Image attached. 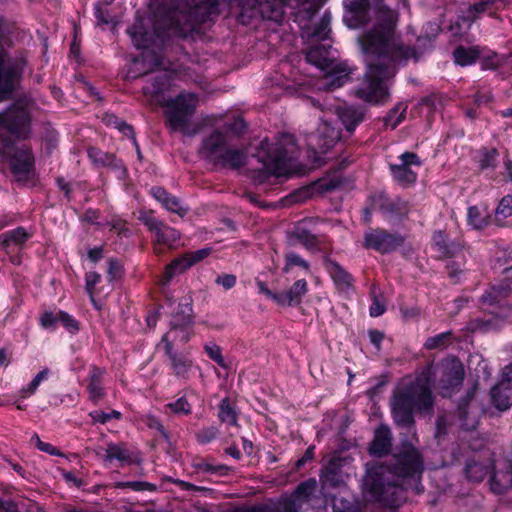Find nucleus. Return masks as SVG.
Wrapping results in <instances>:
<instances>
[{"mask_svg": "<svg viewBox=\"0 0 512 512\" xmlns=\"http://www.w3.org/2000/svg\"><path fill=\"white\" fill-rule=\"evenodd\" d=\"M398 22L397 10L379 5L375 11L373 27L358 39L365 54L377 56L387 62L368 63L364 81L355 91L356 96L365 102L381 104L389 99L385 81L396 73L391 63L418 59L415 48L402 42L401 35L397 32Z\"/></svg>", "mask_w": 512, "mask_h": 512, "instance_id": "nucleus-1", "label": "nucleus"}, {"mask_svg": "<svg viewBox=\"0 0 512 512\" xmlns=\"http://www.w3.org/2000/svg\"><path fill=\"white\" fill-rule=\"evenodd\" d=\"M380 470L378 478L373 481L371 492L376 501L388 507H396L404 500V481L420 479L424 470L423 459L415 447L404 445L394 455V463Z\"/></svg>", "mask_w": 512, "mask_h": 512, "instance_id": "nucleus-2", "label": "nucleus"}, {"mask_svg": "<svg viewBox=\"0 0 512 512\" xmlns=\"http://www.w3.org/2000/svg\"><path fill=\"white\" fill-rule=\"evenodd\" d=\"M434 375L433 365H428L413 382L394 392L391 411L398 426L410 427L414 424V412L429 413L432 410L431 382Z\"/></svg>", "mask_w": 512, "mask_h": 512, "instance_id": "nucleus-3", "label": "nucleus"}, {"mask_svg": "<svg viewBox=\"0 0 512 512\" xmlns=\"http://www.w3.org/2000/svg\"><path fill=\"white\" fill-rule=\"evenodd\" d=\"M325 0H231L238 10V20L244 25L253 20L261 19L280 22L284 15V7L290 6L303 14L306 19L312 18Z\"/></svg>", "mask_w": 512, "mask_h": 512, "instance_id": "nucleus-4", "label": "nucleus"}, {"mask_svg": "<svg viewBox=\"0 0 512 512\" xmlns=\"http://www.w3.org/2000/svg\"><path fill=\"white\" fill-rule=\"evenodd\" d=\"M218 5V0H197L194 5H190L187 0H172L163 8L164 27L185 37L200 24L218 15Z\"/></svg>", "mask_w": 512, "mask_h": 512, "instance_id": "nucleus-5", "label": "nucleus"}, {"mask_svg": "<svg viewBox=\"0 0 512 512\" xmlns=\"http://www.w3.org/2000/svg\"><path fill=\"white\" fill-rule=\"evenodd\" d=\"M165 117L168 127L172 131H179L187 135L191 118L195 114L198 106V97L196 94L182 92L175 98L165 103Z\"/></svg>", "mask_w": 512, "mask_h": 512, "instance_id": "nucleus-6", "label": "nucleus"}, {"mask_svg": "<svg viewBox=\"0 0 512 512\" xmlns=\"http://www.w3.org/2000/svg\"><path fill=\"white\" fill-rule=\"evenodd\" d=\"M331 49V45L319 44L311 47L306 53L307 62L326 72L328 89L341 87L349 78V72L335 62Z\"/></svg>", "mask_w": 512, "mask_h": 512, "instance_id": "nucleus-7", "label": "nucleus"}, {"mask_svg": "<svg viewBox=\"0 0 512 512\" xmlns=\"http://www.w3.org/2000/svg\"><path fill=\"white\" fill-rule=\"evenodd\" d=\"M405 237L400 233H390L382 228H370L364 233L363 247L381 254L395 251L404 244Z\"/></svg>", "mask_w": 512, "mask_h": 512, "instance_id": "nucleus-8", "label": "nucleus"}, {"mask_svg": "<svg viewBox=\"0 0 512 512\" xmlns=\"http://www.w3.org/2000/svg\"><path fill=\"white\" fill-rule=\"evenodd\" d=\"M371 206L373 210L381 212L388 219L407 218L411 211V205L407 200L400 197L390 198L385 193L373 195Z\"/></svg>", "mask_w": 512, "mask_h": 512, "instance_id": "nucleus-9", "label": "nucleus"}, {"mask_svg": "<svg viewBox=\"0 0 512 512\" xmlns=\"http://www.w3.org/2000/svg\"><path fill=\"white\" fill-rule=\"evenodd\" d=\"M258 158L263 165L265 173L273 176H282L286 173L287 151L282 146H277L273 151H270L268 141L263 140L258 152Z\"/></svg>", "mask_w": 512, "mask_h": 512, "instance_id": "nucleus-10", "label": "nucleus"}, {"mask_svg": "<svg viewBox=\"0 0 512 512\" xmlns=\"http://www.w3.org/2000/svg\"><path fill=\"white\" fill-rule=\"evenodd\" d=\"M490 489L496 494H504L512 489V460L499 457L491 462Z\"/></svg>", "mask_w": 512, "mask_h": 512, "instance_id": "nucleus-11", "label": "nucleus"}, {"mask_svg": "<svg viewBox=\"0 0 512 512\" xmlns=\"http://www.w3.org/2000/svg\"><path fill=\"white\" fill-rule=\"evenodd\" d=\"M399 164H390L389 168L394 181L402 187L413 185L417 180V173L411 166L420 167L422 162L418 155L413 152H404L399 156Z\"/></svg>", "mask_w": 512, "mask_h": 512, "instance_id": "nucleus-12", "label": "nucleus"}, {"mask_svg": "<svg viewBox=\"0 0 512 512\" xmlns=\"http://www.w3.org/2000/svg\"><path fill=\"white\" fill-rule=\"evenodd\" d=\"M139 220L155 235V242L158 244L171 248L180 239V233L176 229L155 218L152 212L142 213Z\"/></svg>", "mask_w": 512, "mask_h": 512, "instance_id": "nucleus-13", "label": "nucleus"}, {"mask_svg": "<svg viewBox=\"0 0 512 512\" xmlns=\"http://www.w3.org/2000/svg\"><path fill=\"white\" fill-rule=\"evenodd\" d=\"M31 237L32 233L22 226L0 235V245L12 263L20 264L19 252Z\"/></svg>", "mask_w": 512, "mask_h": 512, "instance_id": "nucleus-14", "label": "nucleus"}, {"mask_svg": "<svg viewBox=\"0 0 512 512\" xmlns=\"http://www.w3.org/2000/svg\"><path fill=\"white\" fill-rule=\"evenodd\" d=\"M228 145L227 134L216 129L202 139L198 154L202 159L214 165Z\"/></svg>", "mask_w": 512, "mask_h": 512, "instance_id": "nucleus-15", "label": "nucleus"}, {"mask_svg": "<svg viewBox=\"0 0 512 512\" xmlns=\"http://www.w3.org/2000/svg\"><path fill=\"white\" fill-rule=\"evenodd\" d=\"M493 405L501 410L512 406V363L504 367L501 380L490 390Z\"/></svg>", "mask_w": 512, "mask_h": 512, "instance_id": "nucleus-16", "label": "nucleus"}, {"mask_svg": "<svg viewBox=\"0 0 512 512\" xmlns=\"http://www.w3.org/2000/svg\"><path fill=\"white\" fill-rule=\"evenodd\" d=\"M210 253V248H203L194 252H188L174 259L165 267L163 283L168 284L176 274L185 272L187 269L209 256Z\"/></svg>", "mask_w": 512, "mask_h": 512, "instance_id": "nucleus-17", "label": "nucleus"}, {"mask_svg": "<svg viewBox=\"0 0 512 512\" xmlns=\"http://www.w3.org/2000/svg\"><path fill=\"white\" fill-rule=\"evenodd\" d=\"M173 342L174 339L170 337V333H166L162 336L161 344L164 345L165 354L169 358L173 374L177 378L186 380L189 377L193 361L187 355L174 351Z\"/></svg>", "mask_w": 512, "mask_h": 512, "instance_id": "nucleus-18", "label": "nucleus"}, {"mask_svg": "<svg viewBox=\"0 0 512 512\" xmlns=\"http://www.w3.org/2000/svg\"><path fill=\"white\" fill-rule=\"evenodd\" d=\"M339 139L340 133L338 129L333 127L327 120L321 119L316 132L309 137V145L315 151L326 153Z\"/></svg>", "mask_w": 512, "mask_h": 512, "instance_id": "nucleus-19", "label": "nucleus"}, {"mask_svg": "<svg viewBox=\"0 0 512 512\" xmlns=\"http://www.w3.org/2000/svg\"><path fill=\"white\" fill-rule=\"evenodd\" d=\"M344 21L350 28L364 26L369 20V0H344Z\"/></svg>", "mask_w": 512, "mask_h": 512, "instance_id": "nucleus-20", "label": "nucleus"}, {"mask_svg": "<svg viewBox=\"0 0 512 512\" xmlns=\"http://www.w3.org/2000/svg\"><path fill=\"white\" fill-rule=\"evenodd\" d=\"M324 267L332 278L337 290L348 294L354 290V280L352 275L347 272L338 262L329 257H324Z\"/></svg>", "mask_w": 512, "mask_h": 512, "instance_id": "nucleus-21", "label": "nucleus"}, {"mask_svg": "<svg viewBox=\"0 0 512 512\" xmlns=\"http://www.w3.org/2000/svg\"><path fill=\"white\" fill-rule=\"evenodd\" d=\"M104 462L118 461L121 465H131L141 463L139 453L127 448L124 443H108L103 456Z\"/></svg>", "mask_w": 512, "mask_h": 512, "instance_id": "nucleus-22", "label": "nucleus"}, {"mask_svg": "<svg viewBox=\"0 0 512 512\" xmlns=\"http://www.w3.org/2000/svg\"><path fill=\"white\" fill-rule=\"evenodd\" d=\"M246 162V152L229 144L213 166L222 169L238 170L245 166Z\"/></svg>", "mask_w": 512, "mask_h": 512, "instance_id": "nucleus-23", "label": "nucleus"}, {"mask_svg": "<svg viewBox=\"0 0 512 512\" xmlns=\"http://www.w3.org/2000/svg\"><path fill=\"white\" fill-rule=\"evenodd\" d=\"M491 461L488 456L475 455L466 461L464 472L466 478L472 482H481L489 473Z\"/></svg>", "mask_w": 512, "mask_h": 512, "instance_id": "nucleus-24", "label": "nucleus"}, {"mask_svg": "<svg viewBox=\"0 0 512 512\" xmlns=\"http://www.w3.org/2000/svg\"><path fill=\"white\" fill-rule=\"evenodd\" d=\"M441 372L445 377L444 388H454L462 384L465 372L462 363L457 358L446 360L441 366Z\"/></svg>", "mask_w": 512, "mask_h": 512, "instance_id": "nucleus-25", "label": "nucleus"}, {"mask_svg": "<svg viewBox=\"0 0 512 512\" xmlns=\"http://www.w3.org/2000/svg\"><path fill=\"white\" fill-rule=\"evenodd\" d=\"M476 385H474L471 389H469L466 393V396L461 400V402L458 405V413L460 416V419L462 420V425L466 429H473L476 424L477 420L476 417L473 416L470 418V414H474L478 407L475 403V392H476Z\"/></svg>", "mask_w": 512, "mask_h": 512, "instance_id": "nucleus-26", "label": "nucleus"}, {"mask_svg": "<svg viewBox=\"0 0 512 512\" xmlns=\"http://www.w3.org/2000/svg\"><path fill=\"white\" fill-rule=\"evenodd\" d=\"M308 292V283L305 279L296 280L286 291L280 292L279 306L291 307L298 306L302 298Z\"/></svg>", "mask_w": 512, "mask_h": 512, "instance_id": "nucleus-27", "label": "nucleus"}, {"mask_svg": "<svg viewBox=\"0 0 512 512\" xmlns=\"http://www.w3.org/2000/svg\"><path fill=\"white\" fill-rule=\"evenodd\" d=\"M190 296L183 297L178 304L177 311L173 314L170 334L176 329H183L193 323V307Z\"/></svg>", "mask_w": 512, "mask_h": 512, "instance_id": "nucleus-28", "label": "nucleus"}, {"mask_svg": "<svg viewBox=\"0 0 512 512\" xmlns=\"http://www.w3.org/2000/svg\"><path fill=\"white\" fill-rule=\"evenodd\" d=\"M392 444L391 431L388 426L380 425L375 430L374 438L370 444V454L382 457L389 453Z\"/></svg>", "mask_w": 512, "mask_h": 512, "instance_id": "nucleus-29", "label": "nucleus"}, {"mask_svg": "<svg viewBox=\"0 0 512 512\" xmlns=\"http://www.w3.org/2000/svg\"><path fill=\"white\" fill-rule=\"evenodd\" d=\"M19 76L15 65L5 64L4 56L0 54V97L5 99L14 89V83Z\"/></svg>", "mask_w": 512, "mask_h": 512, "instance_id": "nucleus-30", "label": "nucleus"}, {"mask_svg": "<svg viewBox=\"0 0 512 512\" xmlns=\"http://www.w3.org/2000/svg\"><path fill=\"white\" fill-rule=\"evenodd\" d=\"M105 372V369L97 366H92L89 370L87 391L89 393V399L94 403H97L105 396V391L102 386Z\"/></svg>", "mask_w": 512, "mask_h": 512, "instance_id": "nucleus-31", "label": "nucleus"}, {"mask_svg": "<svg viewBox=\"0 0 512 512\" xmlns=\"http://www.w3.org/2000/svg\"><path fill=\"white\" fill-rule=\"evenodd\" d=\"M433 242L441 256L446 258L461 257L463 259V248L460 244L451 242L445 232L439 230L433 234Z\"/></svg>", "mask_w": 512, "mask_h": 512, "instance_id": "nucleus-32", "label": "nucleus"}, {"mask_svg": "<svg viewBox=\"0 0 512 512\" xmlns=\"http://www.w3.org/2000/svg\"><path fill=\"white\" fill-rule=\"evenodd\" d=\"M342 464L338 458H332L322 470L320 481L323 486L339 487L344 484L342 477Z\"/></svg>", "mask_w": 512, "mask_h": 512, "instance_id": "nucleus-33", "label": "nucleus"}, {"mask_svg": "<svg viewBox=\"0 0 512 512\" xmlns=\"http://www.w3.org/2000/svg\"><path fill=\"white\" fill-rule=\"evenodd\" d=\"M153 197L159 201L168 211L184 216L187 212V208H184L178 198L170 195L162 187H153L151 189Z\"/></svg>", "mask_w": 512, "mask_h": 512, "instance_id": "nucleus-34", "label": "nucleus"}, {"mask_svg": "<svg viewBox=\"0 0 512 512\" xmlns=\"http://www.w3.org/2000/svg\"><path fill=\"white\" fill-rule=\"evenodd\" d=\"M300 505L295 503L293 499H283L279 501L274 507L268 506H253L237 508L232 512H299Z\"/></svg>", "mask_w": 512, "mask_h": 512, "instance_id": "nucleus-35", "label": "nucleus"}, {"mask_svg": "<svg viewBox=\"0 0 512 512\" xmlns=\"http://www.w3.org/2000/svg\"><path fill=\"white\" fill-rule=\"evenodd\" d=\"M127 33L129 34L133 45L137 49H145L148 47L150 35L148 34L141 17L137 16L135 18V22L128 28Z\"/></svg>", "mask_w": 512, "mask_h": 512, "instance_id": "nucleus-36", "label": "nucleus"}, {"mask_svg": "<svg viewBox=\"0 0 512 512\" xmlns=\"http://www.w3.org/2000/svg\"><path fill=\"white\" fill-rule=\"evenodd\" d=\"M512 293L511 288L507 284L490 287L481 297L484 305L495 306L502 303Z\"/></svg>", "mask_w": 512, "mask_h": 512, "instance_id": "nucleus-37", "label": "nucleus"}, {"mask_svg": "<svg viewBox=\"0 0 512 512\" xmlns=\"http://www.w3.org/2000/svg\"><path fill=\"white\" fill-rule=\"evenodd\" d=\"M481 55L478 46L464 47L458 46L453 51V59L457 65L469 66L474 64Z\"/></svg>", "mask_w": 512, "mask_h": 512, "instance_id": "nucleus-38", "label": "nucleus"}, {"mask_svg": "<svg viewBox=\"0 0 512 512\" xmlns=\"http://www.w3.org/2000/svg\"><path fill=\"white\" fill-rule=\"evenodd\" d=\"M171 85V76L167 73L154 77L150 83L143 87L144 95L157 97L169 90Z\"/></svg>", "mask_w": 512, "mask_h": 512, "instance_id": "nucleus-39", "label": "nucleus"}, {"mask_svg": "<svg viewBox=\"0 0 512 512\" xmlns=\"http://www.w3.org/2000/svg\"><path fill=\"white\" fill-rule=\"evenodd\" d=\"M490 221V213L484 207L470 206L467 212L468 224L477 230L485 228Z\"/></svg>", "mask_w": 512, "mask_h": 512, "instance_id": "nucleus-40", "label": "nucleus"}, {"mask_svg": "<svg viewBox=\"0 0 512 512\" xmlns=\"http://www.w3.org/2000/svg\"><path fill=\"white\" fill-rule=\"evenodd\" d=\"M338 115L341 122L349 132H352L355 127L362 122L364 117L361 111L351 106L339 108Z\"/></svg>", "mask_w": 512, "mask_h": 512, "instance_id": "nucleus-41", "label": "nucleus"}, {"mask_svg": "<svg viewBox=\"0 0 512 512\" xmlns=\"http://www.w3.org/2000/svg\"><path fill=\"white\" fill-rule=\"evenodd\" d=\"M495 221L500 226H512V195L504 196L495 211Z\"/></svg>", "mask_w": 512, "mask_h": 512, "instance_id": "nucleus-42", "label": "nucleus"}, {"mask_svg": "<svg viewBox=\"0 0 512 512\" xmlns=\"http://www.w3.org/2000/svg\"><path fill=\"white\" fill-rule=\"evenodd\" d=\"M32 166L33 158L28 151L18 152L11 160V169L16 175H28Z\"/></svg>", "mask_w": 512, "mask_h": 512, "instance_id": "nucleus-43", "label": "nucleus"}, {"mask_svg": "<svg viewBox=\"0 0 512 512\" xmlns=\"http://www.w3.org/2000/svg\"><path fill=\"white\" fill-rule=\"evenodd\" d=\"M218 418L222 423L238 426V414L228 397L223 398L219 403Z\"/></svg>", "mask_w": 512, "mask_h": 512, "instance_id": "nucleus-44", "label": "nucleus"}, {"mask_svg": "<svg viewBox=\"0 0 512 512\" xmlns=\"http://www.w3.org/2000/svg\"><path fill=\"white\" fill-rule=\"evenodd\" d=\"M285 264L282 268L284 273H289L293 267L297 266L302 268L306 272H310V263L302 258L299 254L295 252H288L284 256Z\"/></svg>", "mask_w": 512, "mask_h": 512, "instance_id": "nucleus-45", "label": "nucleus"}, {"mask_svg": "<svg viewBox=\"0 0 512 512\" xmlns=\"http://www.w3.org/2000/svg\"><path fill=\"white\" fill-rule=\"evenodd\" d=\"M316 486L317 483L315 479L304 481L298 485L293 495L288 499H293L296 504L300 505L298 502L306 500L310 495H312L316 490Z\"/></svg>", "mask_w": 512, "mask_h": 512, "instance_id": "nucleus-46", "label": "nucleus"}, {"mask_svg": "<svg viewBox=\"0 0 512 512\" xmlns=\"http://www.w3.org/2000/svg\"><path fill=\"white\" fill-rule=\"evenodd\" d=\"M49 375V369L45 368L38 372L33 380L19 391L21 399L28 398L35 394L42 381L46 380Z\"/></svg>", "mask_w": 512, "mask_h": 512, "instance_id": "nucleus-47", "label": "nucleus"}, {"mask_svg": "<svg viewBox=\"0 0 512 512\" xmlns=\"http://www.w3.org/2000/svg\"><path fill=\"white\" fill-rule=\"evenodd\" d=\"M141 62L145 67L148 69L144 72L146 74L148 71H152L155 69H159L164 67L162 58L160 55L151 52V51H145L141 54L140 58H137L135 60V63Z\"/></svg>", "mask_w": 512, "mask_h": 512, "instance_id": "nucleus-48", "label": "nucleus"}, {"mask_svg": "<svg viewBox=\"0 0 512 512\" xmlns=\"http://www.w3.org/2000/svg\"><path fill=\"white\" fill-rule=\"evenodd\" d=\"M331 17L329 13H324L318 24L315 26L311 36L315 40H326L331 33Z\"/></svg>", "mask_w": 512, "mask_h": 512, "instance_id": "nucleus-49", "label": "nucleus"}, {"mask_svg": "<svg viewBox=\"0 0 512 512\" xmlns=\"http://www.w3.org/2000/svg\"><path fill=\"white\" fill-rule=\"evenodd\" d=\"M90 160L98 166H109L114 163L115 156L111 153L103 152L98 148L90 147L88 149Z\"/></svg>", "mask_w": 512, "mask_h": 512, "instance_id": "nucleus-50", "label": "nucleus"}, {"mask_svg": "<svg viewBox=\"0 0 512 512\" xmlns=\"http://www.w3.org/2000/svg\"><path fill=\"white\" fill-rule=\"evenodd\" d=\"M193 467L197 471H201L204 473H211V474H220V475H226L229 471V468L226 465H214L212 463H209L206 460L200 459L196 460L193 463Z\"/></svg>", "mask_w": 512, "mask_h": 512, "instance_id": "nucleus-51", "label": "nucleus"}, {"mask_svg": "<svg viewBox=\"0 0 512 512\" xmlns=\"http://www.w3.org/2000/svg\"><path fill=\"white\" fill-rule=\"evenodd\" d=\"M407 106L403 103L397 104L385 117V122L395 129L405 118Z\"/></svg>", "mask_w": 512, "mask_h": 512, "instance_id": "nucleus-52", "label": "nucleus"}, {"mask_svg": "<svg viewBox=\"0 0 512 512\" xmlns=\"http://www.w3.org/2000/svg\"><path fill=\"white\" fill-rule=\"evenodd\" d=\"M452 333L451 331H446L440 333L436 336L429 337L424 346L426 349L433 350L447 346L450 343Z\"/></svg>", "mask_w": 512, "mask_h": 512, "instance_id": "nucleus-53", "label": "nucleus"}, {"mask_svg": "<svg viewBox=\"0 0 512 512\" xmlns=\"http://www.w3.org/2000/svg\"><path fill=\"white\" fill-rule=\"evenodd\" d=\"M295 239L301 243L307 249H313L316 245H318V238L305 229H299L294 234Z\"/></svg>", "mask_w": 512, "mask_h": 512, "instance_id": "nucleus-54", "label": "nucleus"}, {"mask_svg": "<svg viewBox=\"0 0 512 512\" xmlns=\"http://www.w3.org/2000/svg\"><path fill=\"white\" fill-rule=\"evenodd\" d=\"M372 304L369 309L371 317H379L386 311V305L382 298L376 294V287L373 286L371 289Z\"/></svg>", "mask_w": 512, "mask_h": 512, "instance_id": "nucleus-55", "label": "nucleus"}, {"mask_svg": "<svg viewBox=\"0 0 512 512\" xmlns=\"http://www.w3.org/2000/svg\"><path fill=\"white\" fill-rule=\"evenodd\" d=\"M165 407L178 415H189L192 412L191 405L185 397H180L176 401L166 404Z\"/></svg>", "mask_w": 512, "mask_h": 512, "instance_id": "nucleus-56", "label": "nucleus"}, {"mask_svg": "<svg viewBox=\"0 0 512 512\" xmlns=\"http://www.w3.org/2000/svg\"><path fill=\"white\" fill-rule=\"evenodd\" d=\"M480 168L482 170L494 168L497 163L498 151L495 148L484 149L481 153Z\"/></svg>", "mask_w": 512, "mask_h": 512, "instance_id": "nucleus-57", "label": "nucleus"}, {"mask_svg": "<svg viewBox=\"0 0 512 512\" xmlns=\"http://www.w3.org/2000/svg\"><path fill=\"white\" fill-rule=\"evenodd\" d=\"M89 416L91 417V419L94 422L105 424L111 419H117V420L121 419L122 414H121V412H119L117 410H112L109 413L95 410V411H91L89 413Z\"/></svg>", "mask_w": 512, "mask_h": 512, "instance_id": "nucleus-58", "label": "nucleus"}, {"mask_svg": "<svg viewBox=\"0 0 512 512\" xmlns=\"http://www.w3.org/2000/svg\"><path fill=\"white\" fill-rule=\"evenodd\" d=\"M219 434V430L215 426L205 427L196 433V440L200 444H208Z\"/></svg>", "mask_w": 512, "mask_h": 512, "instance_id": "nucleus-59", "label": "nucleus"}, {"mask_svg": "<svg viewBox=\"0 0 512 512\" xmlns=\"http://www.w3.org/2000/svg\"><path fill=\"white\" fill-rule=\"evenodd\" d=\"M458 261H450L447 264L448 275L454 280H458L463 273V266L465 263V253L463 252V259L455 257Z\"/></svg>", "mask_w": 512, "mask_h": 512, "instance_id": "nucleus-60", "label": "nucleus"}, {"mask_svg": "<svg viewBox=\"0 0 512 512\" xmlns=\"http://www.w3.org/2000/svg\"><path fill=\"white\" fill-rule=\"evenodd\" d=\"M101 276L97 272L91 271L86 273L85 281H86V291L90 296V299L92 303L96 306L95 300H94V290L95 286L100 282Z\"/></svg>", "mask_w": 512, "mask_h": 512, "instance_id": "nucleus-61", "label": "nucleus"}, {"mask_svg": "<svg viewBox=\"0 0 512 512\" xmlns=\"http://www.w3.org/2000/svg\"><path fill=\"white\" fill-rule=\"evenodd\" d=\"M204 349L209 358H211L221 367H226L220 346L215 343H209L204 346Z\"/></svg>", "mask_w": 512, "mask_h": 512, "instance_id": "nucleus-62", "label": "nucleus"}, {"mask_svg": "<svg viewBox=\"0 0 512 512\" xmlns=\"http://www.w3.org/2000/svg\"><path fill=\"white\" fill-rule=\"evenodd\" d=\"M59 322L71 333H76L79 330L78 321L67 312L59 311Z\"/></svg>", "mask_w": 512, "mask_h": 512, "instance_id": "nucleus-63", "label": "nucleus"}, {"mask_svg": "<svg viewBox=\"0 0 512 512\" xmlns=\"http://www.w3.org/2000/svg\"><path fill=\"white\" fill-rule=\"evenodd\" d=\"M332 512H357L355 506L343 499V498H334L332 503Z\"/></svg>", "mask_w": 512, "mask_h": 512, "instance_id": "nucleus-64", "label": "nucleus"}]
</instances>
